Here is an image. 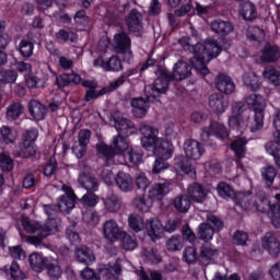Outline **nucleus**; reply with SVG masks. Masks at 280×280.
Here are the masks:
<instances>
[{"mask_svg":"<svg viewBox=\"0 0 280 280\" xmlns=\"http://www.w3.org/2000/svg\"><path fill=\"white\" fill-rule=\"evenodd\" d=\"M245 104L254 110V124L250 126V132H259L264 128L266 117V98L259 94H249L245 97Z\"/></svg>","mask_w":280,"mask_h":280,"instance_id":"nucleus-4","label":"nucleus"},{"mask_svg":"<svg viewBox=\"0 0 280 280\" xmlns=\"http://www.w3.org/2000/svg\"><path fill=\"white\" fill-rule=\"evenodd\" d=\"M22 224L26 233H43V229H45V224H40L36 221H31L30 219H23Z\"/></svg>","mask_w":280,"mask_h":280,"instance_id":"nucleus-51","label":"nucleus"},{"mask_svg":"<svg viewBox=\"0 0 280 280\" xmlns=\"http://www.w3.org/2000/svg\"><path fill=\"white\" fill-rule=\"evenodd\" d=\"M129 148L130 144L128 143L126 137L118 133L117 136L113 137L109 147L106 144H101L98 147V152L100 154L104 155L106 165H119V163H121L119 160L121 156H124Z\"/></svg>","mask_w":280,"mask_h":280,"instance_id":"nucleus-3","label":"nucleus"},{"mask_svg":"<svg viewBox=\"0 0 280 280\" xmlns=\"http://www.w3.org/2000/svg\"><path fill=\"white\" fill-rule=\"evenodd\" d=\"M129 32H139L143 27V15L137 9H132L126 18Z\"/></svg>","mask_w":280,"mask_h":280,"instance_id":"nucleus-23","label":"nucleus"},{"mask_svg":"<svg viewBox=\"0 0 280 280\" xmlns=\"http://www.w3.org/2000/svg\"><path fill=\"white\" fill-rule=\"evenodd\" d=\"M143 257L148 264H161V256L159 252L153 247H147L143 249Z\"/></svg>","mask_w":280,"mask_h":280,"instance_id":"nucleus-55","label":"nucleus"},{"mask_svg":"<svg viewBox=\"0 0 280 280\" xmlns=\"http://www.w3.org/2000/svg\"><path fill=\"white\" fill-rule=\"evenodd\" d=\"M118 161H121L119 163L125 161V163H130V165H139L143 161V153L129 147Z\"/></svg>","mask_w":280,"mask_h":280,"instance_id":"nucleus-31","label":"nucleus"},{"mask_svg":"<svg viewBox=\"0 0 280 280\" xmlns=\"http://www.w3.org/2000/svg\"><path fill=\"white\" fill-rule=\"evenodd\" d=\"M139 244L137 243V237L125 234L122 236V248L125 250H135Z\"/></svg>","mask_w":280,"mask_h":280,"instance_id":"nucleus-60","label":"nucleus"},{"mask_svg":"<svg viewBox=\"0 0 280 280\" xmlns=\"http://www.w3.org/2000/svg\"><path fill=\"white\" fill-rule=\"evenodd\" d=\"M28 261L31 264V268H33L35 272H42L43 268L47 266V260H45L43 255L36 252L30 255Z\"/></svg>","mask_w":280,"mask_h":280,"instance_id":"nucleus-43","label":"nucleus"},{"mask_svg":"<svg viewBox=\"0 0 280 280\" xmlns=\"http://www.w3.org/2000/svg\"><path fill=\"white\" fill-rule=\"evenodd\" d=\"M192 5H194V3L191 0L183 1L180 8L175 10V13H174L175 16H187V14H189V12H191Z\"/></svg>","mask_w":280,"mask_h":280,"instance_id":"nucleus-62","label":"nucleus"},{"mask_svg":"<svg viewBox=\"0 0 280 280\" xmlns=\"http://www.w3.org/2000/svg\"><path fill=\"white\" fill-rule=\"evenodd\" d=\"M187 196L191 200V202H197L199 205H202V202L207 200V196H209V191L205 188V186L198 183H194L188 186Z\"/></svg>","mask_w":280,"mask_h":280,"instance_id":"nucleus-15","label":"nucleus"},{"mask_svg":"<svg viewBox=\"0 0 280 280\" xmlns=\"http://www.w3.org/2000/svg\"><path fill=\"white\" fill-rule=\"evenodd\" d=\"M247 143L248 140H246V138H238L231 143V150H233L237 159H244V154H246Z\"/></svg>","mask_w":280,"mask_h":280,"instance_id":"nucleus-45","label":"nucleus"},{"mask_svg":"<svg viewBox=\"0 0 280 280\" xmlns=\"http://www.w3.org/2000/svg\"><path fill=\"white\" fill-rule=\"evenodd\" d=\"M0 167L3 172H12V170H14V162L12 161V158L5 153H1Z\"/></svg>","mask_w":280,"mask_h":280,"instance_id":"nucleus-57","label":"nucleus"},{"mask_svg":"<svg viewBox=\"0 0 280 280\" xmlns=\"http://www.w3.org/2000/svg\"><path fill=\"white\" fill-rule=\"evenodd\" d=\"M218 137V139H228L229 131L226 127L222 125V122L213 121L210 124L208 129H205L202 132V137Z\"/></svg>","mask_w":280,"mask_h":280,"instance_id":"nucleus-25","label":"nucleus"},{"mask_svg":"<svg viewBox=\"0 0 280 280\" xmlns=\"http://www.w3.org/2000/svg\"><path fill=\"white\" fill-rule=\"evenodd\" d=\"M177 170H180L184 174H187L190 178H196V167L185 161L177 162Z\"/></svg>","mask_w":280,"mask_h":280,"instance_id":"nucleus-59","label":"nucleus"},{"mask_svg":"<svg viewBox=\"0 0 280 280\" xmlns=\"http://www.w3.org/2000/svg\"><path fill=\"white\" fill-rule=\"evenodd\" d=\"M128 224L131 231H135V233H141L143 229H145V221H143V218L139 214H130L128 217Z\"/></svg>","mask_w":280,"mask_h":280,"instance_id":"nucleus-44","label":"nucleus"},{"mask_svg":"<svg viewBox=\"0 0 280 280\" xmlns=\"http://www.w3.org/2000/svg\"><path fill=\"white\" fill-rule=\"evenodd\" d=\"M132 72H125L116 80L109 83V85L103 88L101 91L95 92V90H89L85 94V102H91V100H97V97H102V95H106L107 93H113V91H117L119 86H124L127 78H130Z\"/></svg>","mask_w":280,"mask_h":280,"instance_id":"nucleus-9","label":"nucleus"},{"mask_svg":"<svg viewBox=\"0 0 280 280\" xmlns=\"http://www.w3.org/2000/svg\"><path fill=\"white\" fill-rule=\"evenodd\" d=\"M34 154H36V145L30 142H23L13 150V155L16 159H30V156H34Z\"/></svg>","mask_w":280,"mask_h":280,"instance_id":"nucleus-30","label":"nucleus"},{"mask_svg":"<svg viewBox=\"0 0 280 280\" xmlns=\"http://www.w3.org/2000/svg\"><path fill=\"white\" fill-rule=\"evenodd\" d=\"M262 78L264 80H266V82H269V84H272L273 86H276V89L280 88V71L272 68V67H268L265 68V70L262 71Z\"/></svg>","mask_w":280,"mask_h":280,"instance_id":"nucleus-41","label":"nucleus"},{"mask_svg":"<svg viewBox=\"0 0 280 280\" xmlns=\"http://www.w3.org/2000/svg\"><path fill=\"white\" fill-rule=\"evenodd\" d=\"M60 219H49L44 223L42 232H37L36 235L27 236L26 242L33 246H40L43 240L49 237V235H56L60 231Z\"/></svg>","mask_w":280,"mask_h":280,"instance_id":"nucleus-6","label":"nucleus"},{"mask_svg":"<svg viewBox=\"0 0 280 280\" xmlns=\"http://www.w3.org/2000/svg\"><path fill=\"white\" fill-rule=\"evenodd\" d=\"M224 229V222L213 214L207 215V222L200 223L197 234L203 242H211L214 233H220Z\"/></svg>","mask_w":280,"mask_h":280,"instance_id":"nucleus-5","label":"nucleus"},{"mask_svg":"<svg viewBox=\"0 0 280 280\" xmlns=\"http://www.w3.org/2000/svg\"><path fill=\"white\" fill-rule=\"evenodd\" d=\"M56 39L58 43H78V34L71 31L60 30L56 33Z\"/></svg>","mask_w":280,"mask_h":280,"instance_id":"nucleus-50","label":"nucleus"},{"mask_svg":"<svg viewBox=\"0 0 280 280\" xmlns=\"http://www.w3.org/2000/svg\"><path fill=\"white\" fill-rule=\"evenodd\" d=\"M186 159L198 161L205 154V147L197 140L188 139L184 142Z\"/></svg>","mask_w":280,"mask_h":280,"instance_id":"nucleus-12","label":"nucleus"},{"mask_svg":"<svg viewBox=\"0 0 280 280\" xmlns=\"http://www.w3.org/2000/svg\"><path fill=\"white\" fill-rule=\"evenodd\" d=\"M28 113L36 121H43L47 115V107L36 100L28 103Z\"/></svg>","mask_w":280,"mask_h":280,"instance_id":"nucleus-29","label":"nucleus"},{"mask_svg":"<svg viewBox=\"0 0 280 280\" xmlns=\"http://www.w3.org/2000/svg\"><path fill=\"white\" fill-rule=\"evenodd\" d=\"M232 242L236 246H246V242H248V234L244 231H236L233 235Z\"/></svg>","mask_w":280,"mask_h":280,"instance_id":"nucleus-63","label":"nucleus"},{"mask_svg":"<svg viewBox=\"0 0 280 280\" xmlns=\"http://www.w3.org/2000/svg\"><path fill=\"white\" fill-rule=\"evenodd\" d=\"M140 132L142 135V148L153 150V154L156 156L152 172L153 174H161L163 170L170 167L167 161L174 156V144L159 138V129L145 122L140 125Z\"/></svg>","mask_w":280,"mask_h":280,"instance_id":"nucleus-1","label":"nucleus"},{"mask_svg":"<svg viewBox=\"0 0 280 280\" xmlns=\"http://www.w3.org/2000/svg\"><path fill=\"white\" fill-rule=\"evenodd\" d=\"M20 54L23 58H30L34 54V44L32 42L22 40L20 43Z\"/></svg>","mask_w":280,"mask_h":280,"instance_id":"nucleus-58","label":"nucleus"},{"mask_svg":"<svg viewBox=\"0 0 280 280\" xmlns=\"http://www.w3.org/2000/svg\"><path fill=\"white\" fill-rule=\"evenodd\" d=\"M211 31L218 36H229L233 34V23L224 20H213L210 24Z\"/></svg>","mask_w":280,"mask_h":280,"instance_id":"nucleus-24","label":"nucleus"},{"mask_svg":"<svg viewBox=\"0 0 280 280\" xmlns=\"http://www.w3.org/2000/svg\"><path fill=\"white\" fill-rule=\"evenodd\" d=\"M262 180H265L267 187H271L277 178V168L275 166H265L260 171Z\"/></svg>","mask_w":280,"mask_h":280,"instance_id":"nucleus-47","label":"nucleus"},{"mask_svg":"<svg viewBox=\"0 0 280 280\" xmlns=\"http://www.w3.org/2000/svg\"><path fill=\"white\" fill-rule=\"evenodd\" d=\"M116 185L120 191H132L135 189V179L128 173L119 172L116 177Z\"/></svg>","mask_w":280,"mask_h":280,"instance_id":"nucleus-28","label":"nucleus"},{"mask_svg":"<svg viewBox=\"0 0 280 280\" xmlns=\"http://www.w3.org/2000/svg\"><path fill=\"white\" fill-rule=\"evenodd\" d=\"M133 205L138 211L142 213H148L152 209V205H154V199L149 196H140L133 200Z\"/></svg>","mask_w":280,"mask_h":280,"instance_id":"nucleus-40","label":"nucleus"},{"mask_svg":"<svg viewBox=\"0 0 280 280\" xmlns=\"http://www.w3.org/2000/svg\"><path fill=\"white\" fill-rule=\"evenodd\" d=\"M115 128L118 135H125L126 137L132 133V129L135 128V122L128 118L117 117L115 119Z\"/></svg>","mask_w":280,"mask_h":280,"instance_id":"nucleus-33","label":"nucleus"},{"mask_svg":"<svg viewBox=\"0 0 280 280\" xmlns=\"http://www.w3.org/2000/svg\"><path fill=\"white\" fill-rule=\"evenodd\" d=\"M81 202L85 207H96L97 202H100V198H97V195L93 192H88L82 197Z\"/></svg>","mask_w":280,"mask_h":280,"instance_id":"nucleus-64","label":"nucleus"},{"mask_svg":"<svg viewBox=\"0 0 280 280\" xmlns=\"http://www.w3.org/2000/svg\"><path fill=\"white\" fill-rule=\"evenodd\" d=\"M155 100H149L147 98H132L131 100V106H132V113L135 117L138 119H143L145 115H148V108H150V102H154Z\"/></svg>","mask_w":280,"mask_h":280,"instance_id":"nucleus-20","label":"nucleus"},{"mask_svg":"<svg viewBox=\"0 0 280 280\" xmlns=\"http://www.w3.org/2000/svg\"><path fill=\"white\" fill-rule=\"evenodd\" d=\"M144 230L152 242L161 240V237H163V233H165V226H163V223L159 218L148 219L144 223Z\"/></svg>","mask_w":280,"mask_h":280,"instance_id":"nucleus-11","label":"nucleus"},{"mask_svg":"<svg viewBox=\"0 0 280 280\" xmlns=\"http://www.w3.org/2000/svg\"><path fill=\"white\" fill-rule=\"evenodd\" d=\"M170 86V77L163 74L154 80L153 85H149L144 88L145 97L148 100H155L163 95V93H167V89Z\"/></svg>","mask_w":280,"mask_h":280,"instance_id":"nucleus-10","label":"nucleus"},{"mask_svg":"<svg viewBox=\"0 0 280 280\" xmlns=\"http://www.w3.org/2000/svg\"><path fill=\"white\" fill-rule=\"evenodd\" d=\"M262 248L267 250V253L271 257H279L280 255V241L279 236L273 234L272 232H268L261 238Z\"/></svg>","mask_w":280,"mask_h":280,"instance_id":"nucleus-13","label":"nucleus"},{"mask_svg":"<svg viewBox=\"0 0 280 280\" xmlns=\"http://www.w3.org/2000/svg\"><path fill=\"white\" fill-rule=\"evenodd\" d=\"M215 89L224 95H233L235 93V82L231 77L221 73L215 78Z\"/></svg>","mask_w":280,"mask_h":280,"instance_id":"nucleus-17","label":"nucleus"},{"mask_svg":"<svg viewBox=\"0 0 280 280\" xmlns=\"http://www.w3.org/2000/svg\"><path fill=\"white\" fill-rule=\"evenodd\" d=\"M172 191V183L165 180L154 184L149 190L150 198L154 200H163L167 194Z\"/></svg>","mask_w":280,"mask_h":280,"instance_id":"nucleus-21","label":"nucleus"},{"mask_svg":"<svg viewBox=\"0 0 280 280\" xmlns=\"http://www.w3.org/2000/svg\"><path fill=\"white\" fill-rule=\"evenodd\" d=\"M209 106L217 115H222L229 108V101L222 94H211L209 96Z\"/></svg>","mask_w":280,"mask_h":280,"instance_id":"nucleus-22","label":"nucleus"},{"mask_svg":"<svg viewBox=\"0 0 280 280\" xmlns=\"http://www.w3.org/2000/svg\"><path fill=\"white\" fill-rule=\"evenodd\" d=\"M19 78V73L13 70L0 69V82L4 84H14Z\"/></svg>","mask_w":280,"mask_h":280,"instance_id":"nucleus-54","label":"nucleus"},{"mask_svg":"<svg viewBox=\"0 0 280 280\" xmlns=\"http://www.w3.org/2000/svg\"><path fill=\"white\" fill-rule=\"evenodd\" d=\"M101 275L106 280H119V277H121V265L119 262L107 265L101 270Z\"/></svg>","mask_w":280,"mask_h":280,"instance_id":"nucleus-35","label":"nucleus"},{"mask_svg":"<svg viewBox=\"0 0 280 280\" xmlns=\"http://www.w3.org/2000/svg\"><path fill=\"white\" fill-rule=\"evenodd\" d=\"M46 270L50 279H60V277H62V272H65L62 264L56 258L46 259Z\"/></svg>","mask_w":280,"mask_h":280,"instance_id":"nucleus-27","label":"nucleus"},{"mask_svg":"<svg viewBox=\"0 0 280 280\" xmlns=\"http://www.w3.org/2000/svg\"><path fill=\"white\" fill-rule=\"evenodd\" d=\"M191 65L187 61L179 60L174 66L173 78L177 81L187 80L191 75Z\"/></svg>","mask_w":280,"mask_h":280,"instance_id":"nucleus-26","label":"nucleus"},{"mask_svg":"<svg viewBox=\"0 0 280 280\" xmlns=\"http://www.w3.org/2000/svg\"><path fill=\"white\" fill-rule=\"evenodd\" d=\"M0 136L2 139H0V148H3V143H5V145L14 143L16 141V138L19 137V133H16V131L9 126H2L0 128Z\"/></svg>","mask_w":280,"mask_h":280,"instance_id":"nucleus-37","label":"nucleus"},{"mask_svg":"<svg viewBox=\"0 0 280 280\" xmlns=\"http://www.w3.org/2000/svg\"><path fill=\"white\" fill-rule=\"evenodd\" d=\"M82 77L80 74L72 72V73H63L57 78V84L60 89L63 86H69V84H81Z\"/></svg>","mask_w":280,"mask_h":280,"instance_id":"nucleus-36","label":"nucleus"},{"mask_svg":"<svg viewBox=\"0 0 280 280\" xmlns=\"http://www.w3.org/2000/svg\"><path fill=\"white\" fill-rule=\"evenodd\" d=\"M253 200V196L245 195V194H237L236 195V205L241 207V209H244L245 211H248V209H253V207H256L257 211H260V213H264L268 211V215H270V211L275 205L270 206V201L267 198H259L258 203L250 202Z\"/></svg>","mask_w":280,"mask_h":280,"instance_id":"nucleus-7","label":"nucleus"},{"mask_svg":"<svg viewBox=\"0 0 280 280\" xmlns=\"http://www.w3.org/2000/svg\"><path fill=\"white\" fill-rule=\"evenodd\" d=\"M103 236L107 242H117L121 237V231L117 221L109 219L103 223Z\"/></svg>","mask_w":280,"mask_h":280,"instance_id":"nucleus-16","label":"nucleus"},{"mask_svg":"<svg viewBox=\"0 0 280 280\" xmlns=\"http://www.w3.org/2000/svg\"><path fill=\"white\" fill-rule=\"evenodd\" d=\"M94 67H101L104 71H121L124 69V66H121V59L117 56H112L107 61L100 56L94 61Z\"/></svg>","mask_w":280,"mask_h":280,"instance_id":"nucleus-18","label":"nucleus"},{"mask_svg":"<svg viewBox=\"0 0 280 280\" xmlns=\"http://www.w3.org/2000/svg\"><path fill=\"white\" fill-rule=\"evenodd\" d=\"M220 252L211 245H202L199 249V261L202 266H209L218 259Z\"/></svg>","mask_w":280,"mask_h":280,"instance_id":"nucleus-19","label":"nucleus"},{"mask_svg":"<svg viewBox=\"0 0 280 280\" xmlns=\"http://www.w3.org/2000/svg\"><path fill=\"white\" fill-rule=\"evenodd\" d=\"M240 14L245 21H253L257 19V9L255 8V4L245 2L240 10Z\"/></svg>","mask_w":280,"mask_h":280,"instance_id":"nucleus-46","label":"nucleus"},{"mask_svg":"<svg viewBox=\"0 0 280 280\" xmlns=\"http://www.w3.org/2000/svg\"><path fill=\"white\" fill-rule=\"evenodd\" d=\"M279 58H280L279 46L267 44L262 49L260 60L262 62H277Z\"/></svg>","mask_w":280,"mask_h":280,"instance_id":"nucleus-32","label":"nucleus"},{"mask_svg":"<svg viewBox=\"0 0 280 280\" xmlns=\"http://www.w3.org/2000/svg\"><path fill=\"white\" fill-rule=\"evenodd\" d=\"M247 38L248 40H261L264 39V30L252 26L247 30Z\"/></svg>","mask_w":280,"mask_h":280,"instance_id":"nucleus-61","label":"nucleus"},{"mask_svg":"<svg viewBox=\"0 0 280 280\" xmlns=\"http://www.w3.org/2000/svg\"><path fill=\"white\" fill-rule=\"evenodd\" d=\"M78 183L81 187H83V189H86V191H97V187H98L97 179H95V177L89 174H85V173L80 174L78 178Z\"/></svg>","mask_w":280,"mask_h":280,"instance_id":"nucleus-38","label":"nucleus"},{"mask_svg":"<svg viewBox=\"0 0 280 280\" xmlns=\"http://www.w3.org/2000/svg\"><path fill=\"white\" fill-rule=\"evenodd\" d=\"M131 47L132 40L128 34L122 32L114 36V49L116 54H121L124 56V61L128 63L132 62V58H135Z\"/></svg>","mask_w":280,"mask_h":280,"instance_id":"nucleus-8","label":"nucleus"},{"mask_svg":"<svg viewBox=\"0 0 280 280\" xmlns=\"http://www.w3.org/2000/svg\"><path fill=\"white\" fill-rule=\"evenodd\" d=\"M173 207H175L176 211L179 213H187L191 208V200L187 195L177 196L173 201Z\"/></svg>","mask_w":280,"mask_h":280,"instance_id":"nucleus-42","label":"nucleus"},{"mask_svg":"<svg viewBox=\"0 0 280 280\" xmlns=\"http://www.w3.org/2000/svg\"><path fill=\"white\" fill-rule=\"evenodd\" d=\"M57 208L61 213H69V211L75 208V199L60 196Z\"/></svg>","mask_w":280,"mask_h":280,"instance_id":"nucleus-49","label":"nucleus"},{"mask_svg":"<svg viewBox=\"0 0 280 280\" xmlns=\"http://www.w3.org/2000/svg\"><path fill=\"white\" fill-rule=\"evenodd\" d=\"M103 205L105 207V211L109 213H117L121 209V200L115 194L108 195L103 199Z\"/></svg>","mask_w":280,"mask_h":280,"instance_id":"nucleus-39","label":"nucleus"},{"mask_svg":"<svg viewBox=\"0 0 280 280\" xmlns=\"http://www.w3.org/2000/svg\"><path fill=\"white\" fill-rule=\"evenodd\" d=\"M217 191L219 196L225 200H231V198L235 197V190L226 183H220L217 187Z\"/></svg>","mask_w":280,"mask_h":280,"instance_id":"nucleus-52","label":"nucleus"},{"mask_svg":"<svg viewBox=\"0 0 280 280\" xmlns=\"http://www.w3.org/2000/svg\"><path fill=\"white\" fill-rule=\"evenodd\" d=\"M23 115V105L21 103H12L7 107V119L9 121H15Z\"/></svg>","mask_w":280,"mask_h":280,"instance_id":"nucleus-48","label":"nucleus"},{"mask_svg":"<svg viewBox=\"0 0 280 280\" xmlns=\"http://www.w3.org/2000/svg\"><path fill=\"white\" fill-rule=\"evenodd\" d=\"M248 121H250V114L243 112L233 115L229 119V126L231 130H237L238 132H244L248 128Z\"/></svg>","mask_w":280,"mask_h":280,"instance_id":"nucleus-14","label":"nucleus"},{"mask_svg":"<svg viewBox=\"0 0 280 280\" xmlns=\"http://www.w3.org/2000/svg\"><path fill=\"white\" fill-rule=\"evenodd\" d=\"M243 82L245 86L252 89V91H257V89H259V77H257L255 72L244 74Z\"/></svg>","mask_w":280,"mask_h":280,"instance_id":"nucleus-53","label":"nucleus"},{"mask_svg":"<svg viewBox=\"0 0 280 280\" xmlns=\"http://www.w3.org/2000/svg\"><path fill=\"white\" fill-rule=\"evenodd\" d=\"M75 257L80 264L91 266L95 261V254L86 246H81L75 249Z\"/></svg>","mask_w":280,"mask_h":280,"instance_id":"nucleus-34","label":"nucleus"},{"mask_svg":"<svg viewBox=\"0 0 280 280\" xmlns=\"http://www.w3.org/2000/svg\"><path fill=\"white\" fill-rule=\"evenodd\" d=\"M180 47L184 51H189L194 54L192 67L202 75H209V65L210 60L218 58L222 54V46L215 39H207L203 43H197L194 46L191 38L184 36L178 40Z\"/></svg>","mask_w":280,"mask_h":280,"instance_id":"nucleus-2","label":"nucleus"},{"mask_svg":"<svg viewBox=\"0 0 280 280\" xmlns=\"http://www.w3.org/2000/svg\"><path fill=\"white\" fill-rule=\"evenodd\" d=\"M166 248L171 253L176 250H183V237L180 235H174L166 242Z\"/></svg>","mask_w":280,"mask_h":280,"instance_id":"nucleus-56","label":"nucleus"}]
</instances>
